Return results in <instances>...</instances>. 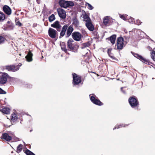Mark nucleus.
<instances>
[{
    "instance_id": "1",
    "label": "nucleus",
    "mask_w": 155,
    "mask_h": 155,
    "mask_svg": "<svg viewBox=\"0 0 155 155\" xmlns=\"http://www.w3.org/2000/svg\"><path fill=\"white\" fill-rule=\"evenodd\" d=\"M74 29L72 25L69 26L68 24L64 25L63 26L60 33L59 38H61L65 35L66 38H68L72 35Z\"/></svg>"
},
{
    "instance_id": "2",
    "label": "nucleus",
    "mask_w": 155,
    "mask_h": 155,
    "mask_svg": "<svg viewBox=\"0 0 155 155\" xmlns=\"http://www.w3.org/2000/svg\"><path fill=\"white\" fill-rule=\"evenodd\" d=\"M79 46L76 42L71 38H70L67 42V48L69 51L73 52L76 51L79 48Z\"/></svg>"
},
{
    "instance_id": "3",
    "label": "nucleus",
    "mask_w": 155,
    "mask_h": 155,
    "mask_svg": "<svg viewBox=\"0 0 155 155\" xmlns=\"http://www.w3.org/2000/svg\"><path fill=\"white\" fill-rule=\"evenodd\" d=\"M128 101L130 105L133 108H135L139 105L137 97L134 95L130 96L129 98Z\"/></svg>"
},
{
    "instance_id": "4",
    "label": "nucleus",
    "mask_w": 155,
    "mask_h": 155,
    "mask_svg": "<svg viewBox=\"0 0 155 155\" xmlns=\"http://www.w3.org/2000/svg\"><path fill=\"white\" fill-rule=\"evenodd\" d=\"M89 96L90 101L93 104L99 106L104 105V103L101 101L94 94H90Z\"/></svg>"
},
{
    "instance_id": "5",
    "label": "nucleus",
    "mask_w": 155,
    "mask_h": 155,
    "mask_svg": "<svg viewBox=\"0 0 155 155\" xmlns=\"http://www.w3.org/2000/svg\"><path fill=\"white\" fill-rule=\"evenodd\" d=\"M22 65L21 63H19L17 65H11L6 66L5 69L10 71L15 72L18 70L19 68Z\"/></svg>"
},
{
    "instance_id": "6",
    "label": "nucleus",
    "mask_w": 155,
    "mask_h": 155,
    "mask_svg": "<svg viewBox=\"0 0 155 155\" xmlns=\"http://www.w3.org/2000/svg\"><path fill=\"white\" fill-rule=\"evenodd\" d=\"M58 31L54 29L50 28L48 30V35L52 38L57 39L58 37Z\"/></svg>"
},
{
    "instance_id": "7",
    "label": "nucleus",
    "mask_w": 155,
    "mask_h": 155,
    "mask_svg": "<svg viewBox=\"0 0 155 155\" xmlns=\"http://www.w3.org/2000/svg\"><path fill=\"white\" fill-rule=\"evenodd\" d=\"M12 80L14 81H17L16 83H18L21 85H23L24 87L28 88H31L32 87V85L30 84H27L25 81L19 80L18 81V78H10Z\"/></svg>"
},
{
    "instance_id": "8",
    "label": "nucleus",
    "mask_w": 155,
    "mask_h": 155,
    "mask_svg": "<svg viewBox=\"0 0 155 155\" xmlns=\"http://www.w3.org/2000/svg\"><path fill=\"white\" fill-rule=\"evenodd\" d=\"M71 36L72 38L75 41H81L82 37L81 34L78 31H74L72 34Z\"/></svg>"
},
{
    "instance_id": "9",
    "label": "nucleus",
    "mask_w": 155,
    "mask_h": 155,
    "mask_svg": "<svg viewBox=\"0 0 155 155\" xmlns=\"http://www.w3.org/2000/svg\"><path fill=\"white\" fill-rule=\"evenodd\" d=\"M124 38L122 37H118L117 39V49L121 50L124 47Z\"/></svg>"
},
{
    "instance_id": "10",
    "label": "nucleus",
    "mask_w": 155,
    "mask_h": 155,
    "mask_svg": "<svg viewBox=\"0 0 155 155\" xmlns=\"http://www.w3.org/2000/svg\"><path fill=\"white\" fill-rule=\"evenodd\" d=\"M52 27L55 28L58 31H60L62 29V26L60 22L58 21H56L51 24V25Z\"/></svg>"
},
{
    "instance_id": "11",
    "label": "nucleus",
    "mask_w": 155,
    "mask_h": 155,
    "mask_svg": "<svg viewBox=\"0 0 155 155\" xmlns=\"http://www.w3.org/2000/svg\"><path fill=\"white\" fill-rule=\"evenodd\" d=\"M103 24L105 26H109L112 24L111 20L108 16L104 17L103 19Z\"/></svg>"
},
{
    "instance_id": "12",
    "label": "nucleus",
    "mask_w": 155,
    "mask_h": 155,
    "mask_svg": "<svg viewBox=\"0 0 155 155\" xmlns=\"http://www.w3.org/2000/svg\"><path fill=\"white\" fill-rule=\"evenodd\" d=\"M3 29L4 30H12L14 27V24L10 21H8L6 24V26H4Z\"/></svg>"
},
{
    "instance_id": "13",
    "label": "nucleus",
    "mask_w": 155,
    "mask_h": 155,
    "mask_svg": "<svg viewBox=\"0 0 155 155\" xmlns=\"http://www.w3.org/2000/svg\"><path fill=\"white\" fill-rule=\"evenodd\" d=\"M57 11L59 16L61 18L65 19L66 18V12L64 9L61 8H59L57 9Z\"/></svg>"
},
{
    "instance_id": "14",
    "label": "nucleus",
    "mask_w": 155,
    "mask_h": 155,
    "mask_svg": "<svg viewBox=\"0 0 155 155\" xmlns=\"http://www.w3.org/2000/svg\"><path fill=\"white\" fill-rule=\"evenodd\" d=\"M85 25L87 29L91 31H93L94 29V27L92 24L91 20L86 22Z\"/></svg>"
},
{
    "instance_id": "15",
    "label": "nucleus",
    "mask_w": 155,
    "mask_h": 155,
    "mask_svg": "<svg viewBox=\"0 0 155 155\" xmlns=\"http://www.w3.org/2000/svg\"><path fill=\"white\" fill-rule=\"evenodd\" d=\"M3 12L7 15H10L12 13V10L10 7L7 5H5L3 7Z\"/></svg>"
},
{
    "instance_id": "16",
    "label": "nucleus",
    "mask_w": 155,
    "mask_h": 155,
    "mask_svg": "<svg viewBox=\"0 0 155 155\" xmlns=\"http://www.w3.org/2000/svg\"><path fill=\"white\" fill-rule=\"evenodd\" d=\"M1 138L7 141H10L12 139V137L9 135L7 133H4L2 134Z\"/></svg>"
},
{
    "instance_id": "17",
    "label": "nucleus",
    "mask_w": 155,
    "mask_h": 155,
    "mask_svg": "<svg viewBox=\"0 0 155 155\" xmlns=\"http://www.w3.org/2000/svg\"><path fill=\"white\" fill-rule=\"evenodd\" d=\"M18 115H19L18 114H17V112L16 111L13 112L11 116V121L13 123H14L17 121L18 118Z\"/></svg>"
},
{
    "instance_id": "18",
    "label": "nucleus",
    "mask_w": 155,
    "mask_h": 155,
    "mask_svg": "<svg viewBox=\"0 0 155 155\" xmlns=\"http://www.w3.org/2000/svg\"><path fill=\"white\" fill-rule=\"evenodd\" d=\"M72 25H74L76 28H78L79 25V21L77 17L72 18Z\"/></svg>"
},
{
    "instance_id": "19",
    "label": "nucleus",
    "mask_w": 155,
    "mask_h": 155,
    "mask_svg": "<svg viewBox=\"0 0 155 155\" xmlns=\"http://www.w3.org/2000/svg\"><path fill=\"white\" fill-rule=\"evenodd\" d=\"M33 54L32 53L29 51L25 57L26 61L28 62L31 61L33 60Z\"/></svg>"
},
{
    "instance_id": "20",
    "label": "nucleus",
    "mask_w": 155,
    "mask_h": 155,
    "mask_svg": "<svg viewBox=\"0 0 155 155\" xmlns=\"http://www.w3.org/2000/svg\"><path fill=\"white\" fill-rule=\"evenodd\" d=\"M81 81V78H73L72 84L74 86L78 85Z\"/></svg>"
},
{
    "instance_id": "21",
    "label": "nucleus",
    "mask_w": 155,
    "mask_h": 155,
    "mask_svg": "<svg viewBox=\"0 0 155 155\" xmlns=\"http://www.w3.org/2000/svg\"><path fill=\"white\" fill-rule=\"evenodd\" d=\"M59 3L60 6L64 8H67V1L64 0H60L59 1Z\"/></svg>"
},
{
    "instance_id": "22",
    "label": "nucleus",
    "mask_w": 155,
    "mask_h": 155,
    "mask_svg": "<svg viewBox=\"0 0 155 155\" xmlns=\"http://www.w3.org/2000/svg\"><path fill=\"white\" fill-rule=\"evenodd\" d=\"M60 45L62 50L64 51L66 53L69 54L68 53V51H69V49H67L66 48V45L63 42Z\"/></svg>"
},
{
    "instance_id": "23",
    "label": "nucleus",
    "mask_w": 155,
    "mask_h": 155,
    "mask_svg": "<svg viewBox=\"0 0 155 155\" xmlns=\"http://www.w3.org/2000/svg\"><path fill=\"white\" fill-rule=\"evenodd\" d=\"M1 111L2 113L6 114H9L10 113L9 108L7 107H5L4 108H3L1 110Z\"/></svg>"
},
{
    "instance_id": "24",
    "label": "nucleus",
    "mask_w": 155,
    "mask_h": 155,
    "mask_svg": "<svg viewBox=\"0 0 155 155\" xmlns=\"http://www.w3.org/2000/svg\"><path fill=\"white\" fill-rule=\"evenodd\" d=\"M116 38V35H113L111 36L110 38H108L107 39L110 41L111 43L114 44L115 43Z\"/></svg>"
},
{
    "instance_id": "25",
    "label": "nucleus",
    "mask_w": 155,
    "mask_h": 155,
    "mask_svg": "<svg viewBox=\"0 0 155 155\" xmlns=\"http://www.w3.org/2000/svg\"><path fill=\"white\" fill-rule=\"evenodd\" d=\"M84 12V14L83 15V18L84 19L83 21L86 22L91 20L89 16L87 15L85 12Z\"/></svg>"
},
{
    "instance_id": "26",
    "label": "nucleus",
    "mask_w": 155,
    "mask_h": 155,
    "mask_svg": "<svg viewBox=\"0 0 155 155\" xmlns=\"http://www.w3.org/2000/svg\"><path fill=\"white\" fill-rule=\"evenodd\" d=\"M112 49L111 48H109L107 50V53L109 56L112 59H114L115 57L113 55V54L111 53Z\"/></svg>"
},
{
    "instance_id": "27",
    "label": "nucleus",
    "mask_w": 155,
    "mask_h": 155,
    "mask_svg": "<svg viewBox=\"0 0 155 155\" xmlns=\"http://www.w3.org/2000/svg\"><path fill=\"white\" fill-rule=\"evenodd\" d=\"M7 78H0V86L5 84L7 81Z\"/></svg>"
},
{
    "instance_id": "28",
    "label": "nucleus",
    "mask_w": 155,
    "mask_h": 155,
    "mask_svg": "<svg viewBox=\"0 0 155 155\" xmlns=\"http://www.w3.org/2000/svg\"><path fill=\"white\" fill-rule=\"evenodd\" d=\"M0 78H11L10 77L9 75L6 73L0 72Z\"/></svg>"
},
{
    "instance_id": "29",
    "label": "nucleus",
    "mask_w": 155,
    "mask_h": 155,
    "mask_svg": "<svg viewBox=\"0 0 155 155\" xmlns=\"http://www.w3.org/2000/svg\"><path fill=\"white\" fill-rule=\"evenodd\" d=\"M23 149V145L21 144H19L17 147L16 152L18 153L20 152Z\"/></svg>"
},
{
    "instance_id": "30",
    "label": "nucleus",
    "mask_w": 155,
    "mask_h": 155,
    "mask_svg": "<svg viewBox=\"0 0 155 155\" xmlns=\"http://www.w3.org/2000/svg\"><path fill=\"white\" fill-rule=\"evenodd\" d=\"M25 153L26 155H35L32 152L27 149L25 150Z\"/></svg>"
},
{
    "instance_id": "31",
    "label": "nucleus",
    "mask_w": 155,
    "mask_h": 155,
    "mask_svg": "<svg viewBox=\"0 0 155 155\" xmlns=\"http://www.w3.org/2000/svg\"><path fill=\"white\" fill-rule=\"evenodd\" d=\"M5 18V15L3 12H0V22L3 21Z\"/></svg>"
},
{
    "instance_id": "32",
    "label": "nucleus",
    "mask_w": 155,
    "mask_h": 155,
    "mask_svg": "<svg viewBox=\"0 0 155 155\" xmlns=\"http://www.w3.org/2000/svg\"><path fill=\"white\" fill-rule=\"evenodd\" d=\"M55 19V15L54 14H52L48 18V20L50 22H52Z\"/></svg>"
},
{
    "instance_id": "33",
    "label": "nucleus",
    "mask_w": 155,
    "mask_h": 155,
    "mask_svg": "<svg viewBox=\"0 0 155 155\" xmlns=\"http://www.w3.org/2000/svg\"><path fill=\"white\" fill-rule=\"evenodd\" d=\"M151 57L153 60L155 61V51L153 50L150 53Z\"/></svg>"
},
{
    "instance_id": "34",
    "label": "nucleus",
    "mask_w": 155,
    "mask_h": 155,
    "mask_svg": "<svg viewBox=\"0 0 155 155\" xmlns=\"http://www.w3.org/2000/svg\"><path fill=\"white\" fill-rule=\"evenodd\" d=\"M5 40L6 38L5 37L0 36V44L3 43Z\"/></svg>"
},
{
    "instance_id": "35",
    "label": "nucleus",
    "mask_w": 155,
    "mask_h": 155,
    "mask_svg": "<svg viewBox=\"0 0 155 155\" xmlns=\"http://www.w3.org/2000/svg\"><path fill=\"white\" fill-rule=\"evenodd\" d=\"M67 7L69 6H73L74 5V3L71 1H67Z\"/></svg>"
},
{
    "instance_id": "36",
    "label": "nucleus",
    "mask_w": 155,
    "mask_h": 155,
    "mask_svg": "<svg viewBox=\"0 0 155 155\" xmlns=\"http://www.w3.org/2000/svg\"><path fill=\"white\" fill-rule=\"evenodd\" d=\"M129 124H120L119 125H117V127H118V129H119L120 128H121L122 127H125L126 126H127L129 125Z\"/></svg>"
},
{
    "instance_id": "37",
    "label": "nucleus",
    "mask_w": 155,
    "mask_h": 155,
    "mask_svg": "<svg viewBox=\"0 0 155 155\" xmlns=\"http://www.w3.org/2000/svg\"><path fill=\"white\" fill-rule=\"evenodd\" d=\"M6 92L0 87V94H5Z\"/></svg>"
},
{
    "instance_id": "38",
    "label": "nucleus",
    "mask_w": 155,
    "mask_h": 155,
    "mask_svg": "<svg viewBox=\"0 0 155 155\" xmlns=\"http://www.w3.org/2000/svg\"><path fill=\"white\" fill-rule=\"evenodd\" d=\"M16 25L18 26L19 27H21L22 25V24L19 21L15 20Z\"/></svg>"
},
{
    "instance_id": "39",
    "label": "nucleus",
    "mask_w": 155,
    "mask_h": 155,
    "mask_svg": "<svg viewBox=\"0 0 155 155\" xmlns=\"http://www.w3.org/2000/svg\"><path fill=\"white\" fill-rule=\"evenodd\" d=\"M72 78H81V76H80L78 75L77 74L75 73H73L72 74Z\"/></svg>"
},
{
    "instance_id": "40",
    "label": "nucleus",
    "mask_w": 155,
    "mask_h": 155,
    "mask_svg": "<svg viewBox=\"0 0 155 155\" xmlns=\"http://www.w3.org/2000/svg\"><path fill=\"white\" fill-rule=\"evenodd\" d=\"M142 61L144 63L147 64V63H149L150 61L146 59L145 58H143Z\"/></svg>"
},
{
    "instance_id": "41",
    "label": "nucleus",
    "mask_w": 155,
    "mask_h": 155,
    "mask_svg": "<svg viewBox=\"0 0 155 155\" xmlns=\"http://www.w3.org/2000/svg\"><path fill=\"white\" fill-rule=\"evenodd\" d=\"M125 87H122L120 88L121 91L124 94H126L125 90H123V88H125Z\"/></svg>"
},
{
    "instance_id": "42",
    "label": "nucleus",
    "mask_w": 155,
    "mask_h": 155,
    "mask_svg": "<svg viewBox=\"0 0 155 155\" xmlns=\"http://www.w3.org/2000/svg\"><path fill=\"white\" fill-rule=\"evenodd\" d=\"M88 6L89 9L92 10L93 8V7L89 3H88Z\"/></svg>"
},
{
    "instance_id": "43",
    "label": "nucleus",
    "mask_w": 155,
    "mask_h": 155,
    "mask_svg": "<svg viewBox=\"0 0 155 155\" xmlns=\"http://www.w3.org/2000/svg\"><path fill=\"white\" fill-rule=\"evenodd\" d=\"M90 45V43L88 42L87 43H83V46L86 47H88Z\"/></svg>"
},
{
    "instance_id": "44",
    "label": "nucleus",
    "mask_w": 155,
    "mask_h": 155,
    "mask_svg": "<svg viewBox=\"0 0 155 155\" xmlns=\"http://www.w3.org/2000/svg\"><path fill=\"white\" fill-rule=\"evenodd\" d=\"M7 133L9 135H10L11 136H13L14 135V133L10 131H8Z\"/></svg>"
},
{
    "instance_id": "45",
    "label": "nucleus",
    "mask_w": 155,
    "mask_h": 155,
    "mask_svg": "<svg viewBox=\"0 0 155 155\" xmlns=\"http://www.w3.org/2000/svg\"><path fill=\"white\" fill-rule=\"evenodd\" d=\"M134 55L135 57L136 58H137L138 59L139 57L140 56V55L136 53H134Z\"/></svg>"
},
{
    "instance_id": "46",
    "label": "nucleus",
    "mask_w": 155,
    "mask_h": 155,
    "mask_svg": "<svg viewBox=\"0 0 155 155\" xmlns=\"http://www.w3.org/2000/svg\"><path fill=\"white\" fill-rule=\"evenodd\" d=\"M114 78H104V80L107 81H109L110 80H113V79H114Z\"/></svg>"
},
{
    "instance_id": "47",
    "label": "nucleus",
    "mask_w": 155,
    "mask_h": 155,
    "mask_svg": "<svg viewBox=\"0 0 155 155\" xmlns=\"http://www.w3.org/2000/svg\"><path fill=\"white\" fill-rule=\"evenodd\" d=\"M137 25H139L141 24V22L140 21L139 19L137 20Z\"/></svg>"
},
{
    "instance_id": "48",
    "label": "nucleus",
    "mask_w": 155,
    "mask_h": 155,
    "mask_svg": "<svg viewBox=\"0 0 155 155\" xmlns=\"http://www.w3.org/2000/svg\"><path fill=\"white\" fill-rule=\"evenodd\" d=\"M143 58L142 56L140 55V56L139 57V58H138V59H140L141 61H142V60H143Z\"/></svg>"
},
{
    "instance_id": "49",
    "label": "nucleus",
    "mask_w": 155,
    "mask_h": 155,
    "mask_svg": "<svg viewBox=\"0 0 155 155\" xmlns=\"http://www.w3.org/2000/svg\"><path fill=\"white\" fill-rule=\"evenodd\" d=\"M120 17L122 19L124 20H125L126 19V18L123 15H121Z\"/></svg>"
},
{
    "instance_id": "50",
    "label": "nucleus",
    "mask_w": 155,
    "mask_h": 155,
    "mask_svg": "<svg viewBox=\"0 0 155 155\" xmlns=\"http://www.w3.org/2000/svg\"><path fill=\"white\" fill-rule=\"evenodd\" d=\"M147 48L150 51H151L152 50V48L149 46L147 47Z\"/></svg>"
},
{
    "instance_id": "51",
    "label": "nucleus",
    "mask_w": 155,
    "mask_h": 155,
    "mask_svg": "<svg viewBox=\"0 0 155 155\" xmlns=\"http://www.w3.org/2000/svg\"><path fill=\"white\" fill-rule=\"evenodd\" d=\"M12 124V125H9V126H8V125H6L5 124H4V126L5 127H6L7 128H8V127H10Z\"/></svg>"
},
{
    "instance_id": "52",
    "label": "nucleus",
    "mask_w": 155,
    "mask_h": 155,
    "mask_svg": "<svg viewBox=\"0 0 155 155\" xmlns=\"http://www.w3.org/2000/svg\"><path fill=\"white\" fill-rule=\"evenodd\" d=\"M116 129H118V127H117V125H116L115 126V127L113 128V130H115Z\"/></svg>"
},
{
    "instance_id": "53",
    "label": "nucleus",
    "mask_w": 155,
    "mask_h": 155,
    "mask_svg": "<svg viewBox=\"0 0 155 155\" xmlns=\"http://www.w3.org/2000/svg\"><path fill=\"white\" fill-rule=\"evenodd\" d=\"M36 1H37V3L38 4H40L41 2V0H36Z\"/></svg>"
},
{
    "instance_id": "54",
    "label": "nucleus",
    "mask_w": 155,
    "mask_h": 155,
    "mask_svg": "<svg viewBox=\"0 0 155 155\" xmlns=\"http://www.w3.org/2000/svg\"><path fill=\"white\" fill-rule=\"evenodd\" d=\"M16 141H18V140H19V138H18V137H16Z\"/></svg>"
},
{
    "instance_id": "55",
    "label": "nucleus",
    "mask_w": 155,
    "mask_h": 155,
    "mask_svg": "<svg viewBox=\"0 0 155 155\" xmlns=\"http://www.w3.org/2000/svg\"><path fill=\"white\" fill-rule=\"evenodd\" d=\"M18 119H19L21 121H22V120L21 119H20L19 117L18 118Z\"/></svg>"
},
{
    "instance_id": "56",
    "label": "nucleus",
    "mask_w": 155,
    "mask_h": 155,
    "mask_svg": "<svg viewBox=\"0 0 155 155\" xmlns=\"http://www.w3.org/2000/svg\"><path fill=\"white\" fill-rule=\"evenodd\" d=\"M33 130L32 129H31L30 130V132H31Z\"/></svg>"
},
{
    "instance_id": "57",
    "label": "nucleus",
    "mask_w": 155,
    "mask_h": 155,
    "mask_svg": "<svg viewBox=\"0 0 155 155\" xmlns=\"http://www.w3.org/2000/svg\"><path fill=\"white\" fill-rule=\"evenodd\" d=\"M119 80V78H117V80L118 81Z\"/></svg>"
},
{
    "instance_id": "58",
    "label": "nucleus",
    "mask_w": 155,
    "mask_h": 155,
    "mask_svg": "<svg viewBox=\"0 0 155 155\" xmlns=\"http://www.w3.org/2000/svg\"><path fill=\"white\" fill-rule=\"evenodd\" d=\"M23 143H24V144H25V142H23Z\"/></svg>"
},
{
    "instance_id": "59",
    "label": "nucleus",
    "mask_w": 155,
    "mask_h": 155,
    "mask_svg": "<svg viewBox=\"0 0 155 155\" xmlns=\"http://www.w3.org/2000/svg\"><path fill=\"white\" fill-rule=\"evenodd\" d=\"M13 153V151H12L11 152V153Z\"/></svg>"
},
{
    "instance_id": "60",
    "label": "nucleus",
    "mask_w": 155,
    "mask_h": 155,
    "mask_svg": "<svg viewBox=\"0 0 155 155\" xmlns=\"http://www.w3.org/2000/svg\"><path fill=\"white\" fill-rule=\"evenodd\" d=\"M97 76H99L98 74H97Z\"/></svg>"
},
{
    "instance_id": "61",
    "label": "nucleus",
    "mask_w": 155,
    "mask_h": 155,
    "mask_svg": "<svg viewBox=\"0 0 155 155\" xmlns=\"http://www.w3.org/2000/svg\"><path fill=\"white\" fill-rule=\"evenodd\" d=\"M155 78H152V79L153 80V79H155Z\"/></svg>"
},
{
    "instance_id": "62",
    "label": "nucleus",
    "mask_w": 155,
    "mask_h": 155,
    "mask_svg": "<svg viewBox=\"0 0 155 155\" xmlns=\"http://www.w3.org/2000/svg\"><path fill=\"white\" fill-rule=\"evenodd\" d=\"M83 84V83L82 82V83H81V84Z\"/></svg>"
},
{
    "instance_id": "63",
    "label": "nucleus",
    "mask_w": 155,
    "mask_h": 155,
    "mask_svg": "<svg viewBox=\"0 0 155 155\" xmlns=\"http://www.w3.org/2000/svg\"><path fill=\"white\" fill-rule=\"evenodd\" d=\"M20 123H21V122H20Z\"/></svg>"
},
{
    "instance_id": "64",
    "label": "nucleus",
    "mask_w": 155,
    "mask_h": 155,
    "mask_svg": "<svg viewBox=\"0 0 155 155\" xmlns=\"http://www.w3.org/2000/svg\"><path fill=\"white\" fill-rule=\"evenodd\" d=\"M5 100H6V98H5Z\"/></svg>"
}]
</instances>
